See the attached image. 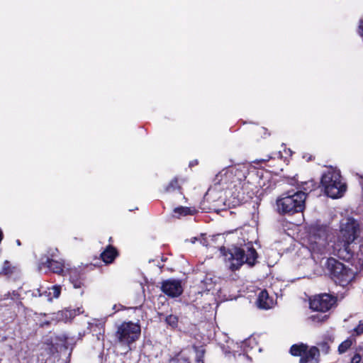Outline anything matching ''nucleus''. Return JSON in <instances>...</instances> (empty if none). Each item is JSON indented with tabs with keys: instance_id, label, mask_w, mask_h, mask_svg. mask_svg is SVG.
Listing matches in <instances>:
<instances>
[{
	"instance_id": "f257e3e1",
	"label": "nucleus",
	"mask_w": 363,
	"mask_h": 363,
	"mask_svg": "<svg viewBox=\"0 0 363 363\" xmlns=\"http://www.w3.org/2000/svg\"><path fill=\"white\" fill-rule=\"evenodd\" d=\"M355 223H347L342 227L333 247V253L340 259L350 260L354 255L363 256V241L359 245L354 242L357 239Z\"/></svg>"
},
{
	"instance_id": "f03ea898",
	"label": "nucleus",
	"mask_w": 363,
	"mask_h": 363,
	"mask_svg": "<svg viewBox=\"0 0 363 363\" xmlns=\"http://www.w3.org/2000/svg\"><path fill=\"white\" fill-rule=\"evenodd\" d=\"M246 170L244 167H230L226 170H223L216 176V179L220 184H227L228 179L234 174L235 178L232 181L233 183V189L235 191L232 192L234 199L237 201H233L235 203L244 202L247 198H251L253 193L251 188L252 184L245 182Z\"/></svg>"
},
{
	"instance_id": "7ed1b4c3",
	"label": "nucleus",
	"mask_w": 363,
	"mask_h": 363,
	"mask_svg": "<svg viewBox=\"0 0 363 363\" xmlns=\"http://www.w3.org/2000/svg\"><path fill=\"white\" fill-rule=\"evenodd\" d=\"M306 194L300 191L281 194L276 201L277 210L281 215H293L302 212L305 208Z\"/></svg>"
},
{
	"instance_id": "20e7f679",
	"label": "nucleus",
	"mask_w": 363,
	"mask_h": 363,
	"mask_svg": "<svg viewBox=\"0 0 363 363\" xmlns=\"http://www.w3.org/2000/svg\"><path fill=\"white\" fill-rule=\"evenodd\" d=\"M257 258V253L252 246H247L245 249L233 247L225 254V259L229 262V267L232 270L238 269L243 264L254 266Z\"/></svg>"
},
{
	"instance_id": "39448f33",
	"label": "nucleus",
	"mask_w": 363,
	"mask_h": 363,
	"mask_svg": "<svg viewBox=\"0 0 363 363\" xmlns=\"http://www.w3.org/2000/svg\"><path fill=\"white\" fill-rule=\"evenodd\" d=\"M321 184L326 195L332 199L342 197L347 189L346 184L342 182L340 172L333 169L323 174Z\"/></svg>"
},
{
	"instance_id": "423d86ee",
	"label": "nucleus",
	"mask_w": 363,
	"mask_h": 363,
	"mask_svg": "<svg viewBox=\"0 0 363 363\" xmlns=\"http://www.w3.org/2000/svg\"><path fill=\"white\" fill-rule=\"evenodd\" d=\"M140 333L141 328L138 323L125 321L116 329V341L121 346L129 347L131 344L139 339Z\"/></svg>"
},
{
	"instance_id": "0eeeda50",
	"label": "nucleus",
	"mask_w": 363,
	"mask_h": 363,
	"mask_svg": "<svg viewBox=\"0 0 363 363\" xmlns=\"http://www.w3.org/2000/svg\"><path fill=\"white\" fill-rule=\"evenodd\" d=\"M334 281L340 285L347 284L353 278V272L337 259L330 257L325 263Z\"/></svg>"
},
{
	"instance_id": "6e6552de",
	"label": "nucleus",
	"mask_w": 363,
	"mask_h": 363,
	"mask_svg": "<svg viewBox=\"0 0 363 363\" xmlns=\"http://www.w3.org/2000/svg\"><path fill=\"white\" fill-rule=\"evenodd\" d=\"M328 233L325 229H319L309 238V249L313 253L324 254L327 252Z\"/></svg>"
},
{
	"instance_id": "1a4fd4ad",
	"label": "nucleus",
	"mask_w": 363,
	"mask_h": 363,
	"mask_svg": "<svg viewBox=\"0 0 363 363\" xmlns=\"http://www.w3.org/2000/svg\"><path fill=\"white\" fill-rule=\"evenodd\" d=\"M335 303L332 296L324 294L315 296L310 301V308L314 311L325 313L329 311Z\"/></svg>"
},
{
	"instance_id": "9d476101",
	"label": "nucleus",
	"mask_w": 363,
	"mask_h": 363,
	"mask_svg": "<svg viewBox=\"0 0 363 363\" xmlns=\"http://www.w3.org/2000/svg\"><path fill=\"white\" fill-rule=\"evenodd\" d=\"M161 289L164 294L172 298L178 297L183 292L182 281L174 279L162 281Z\"/></svg>"
},
{
	"instance_id": "9b49d317",
	"label": "nucleus",
	"mask_w": 363,
	"mask_h": 363,
	"mask_svg": "<svg viewBox=\"0 0 363 363\" xmlns=\"http://www.w3.org/2000/svg\"><path fill=\"white\" fill-rule=\"evenodd\" d=\"M320 357V350L316 347H308L304 351L300 359V363H318Z\"/></svg>"
},
{
	"instance_id": "f8f14e48",
	"label": "nucleus",
	"mask_w": 363,
	"mask_h": 363,
	"mask_svg": "<svg viewBox=\"0 0 363 363\" xmlns=\"http://www.w3.org/2000/svg\"><path fill=\"white\" fill-rule=\"evenodd\" d=\"M273 300L269 296L266 290L262 291L258 296L257 304L261 309H269L273 306Z\"/></svg>"
},
{
	"instance_id": "ddd939ff",
	"label": "nucleus",
	"mask_w": 363,
	"mask_h": 363,
	"mask_svg": "<svg viewBox=\"0 0 363 363\" xmlns=\"http://www.w3.org/2000/svg\"><path fill=\"white\" fill-rule=\"evenodd\" d=\"M117 255L116 250L113 246L109 245L101 254V257L106 264H110L115 259Z\"/></svg>"
},
{
	"instance_id": "4468645a",
	"label": "nucleus",
	"mask_w": 363,
	"mask_h": 363,
	"mask_svg": "<svg viewBox=\"0 0 363 363\" xmlns=\"http://www.w3.org/2000/svg\"><path fill=\"white\" fill-rule=\"evenodd\" d=\"M46 264L47 267L54 273L61 274L64 272V265L60 262L48 259L46 262Z\"/></svg>"
},
{
	"instance_id": "2eb2a0df",
	"label": "nucleus",
	"mask_w": 363,
	"mask_h": 363,
	"mask_svg": "<svg viewBox=\"0 0 363 363\" xmlns=\"http://www.w3.org/2000/svg\"><path fill=\"white\" fill-rule=\"evenodd\" d=\"M328 318V315L325 314V313H316L310 315L308 318V320L313 324H319L325 322Z\"/></svg>"
},
{
	"instance_id": "dca6fc26",
	"label": "nucleus",
	"mask_w": 363,
	"mask_h": 363,
	"mask_svg": "<svg viewBox=\"0 0 363 363\" xmlns=\"http://www.w3.org/2000/svg\"><path fill=\"white\" fill-rule=\"evenodd\" d=\"M70 281L76 289L81 288L83 286V281L76 269L70 272Z\"/></svg>"
},
{
	"instance_id": "f3484780",
	"label": "nucleus",
	"mask_w": 363,
	"mask_h": 363,
	"mask_svg": "<svg viewBox=\"0 0 363 363\" xmlns=\"http://www.w3.org/2000/svg\"><path fill=\"white\" fill-rule=\"evenodd\" d=\"M306 348L307 346L303 344L294 345L290 349V352L294 356H301V357Z\"/></svg>"
},
{
	"instance_id": "a211bd4d",
	"label": "nucleus",
	"mask_w": 363,
	"mask_h": 363,
	"mask_svg": "<svg viewBox=\"0 0 363 363\" xmlns=\"http://www.w3.org/2000/svg\"><path fill=\"white\" fill-rule=\"evenodd\" d=\"M49 290H50L48 294L49 301H52V298H58L60 296L61 291V287L60 286H52Z\"/></svg>"
},
{
	"instance_id": "6ab92c4d",
	"label": "nucleus",
	"mask_w": 363,
	"mask_h": 363,
	"mask_svg": "<svg viewBox=\"0 0 363 363\" xmlns=\"http://www.w3.org/2000/svg\"><path fill=\"white\" fill-rule=\"evenodd\" d=\"M170 363H190L189 357L184 352H181L176 357L173 358Z\"/></svg>"
},
{
	"instance_id": "aec40b11",
	"label": "nucleus",
	"mask_w": 363,
	"mask_h": 363,
	"mask_svg": "<svg viewBox=\"0 0 363 363\" xmlns=\"http://www.w3.org/2000/svg\"><path fill=\"white\" fill-rule=\"evenodd\" d=\"M352 342L350 339H347L343 341L338 347V352L340 354L345 353L352 346Z\"/></svg>"
},
{
	"instance_id": "412c9836",
	"label": "nucleus",
	"mask_w": 363,
	"mask_h": 363,
	"mask_svg": "<svg viewBox=\"0 0 363 363\" xmlns=\"http://www.w3.org/2000/svg\"><path fill=\"white\" fill-rule=\"evenodd\" d=\"M83 311H82V308H77V309L73 310H66L63 311V314L65 315L66 318L72 319L75 315H79L82 313Z\"/></svg>"
},
{
	"instance_id": "4be33fe9",
	"label": "nucleus",
	"mask_w": 363,
	"mask_h": 363,
	"mask_svg": "<svg viewBox=\"0 0 363 363\" xmlns=\"http://www.w3.org/2000/svg\"><path fill=\"white\" fill-rule=\"evenodd\" d=\"M174 213L177 215V217L182 216H186L190 214V209L187 207L180 206L178 208H176L174 210Z\"/></svg>"
},
{
	"instance_id": "5701e85b",
	"label": "nucleus",
	"mask_w": 363,
	"mask_h": 363,
	"mask_svg": "<svg viewBox=\"0 0 363 363\" xmlns=\"http://www.w3.org/2000/svg\"><path fill=\"white\" fill-rule=\"evenodd\" d=\"M165 320L167 324L171 326L172 328H174L177 326L178 318L176 315H169L166 317Z\"/></svg>"
},
{
	"instance_id": "b1692460",
	"label": "nucleus",
	"mask_w": 363,
	"mask_h": 363,
	"mask_svg": "<svg viewBox=\"0 0 363 363\" xmlns=\"http://www.w3.org/2000/svg\"><path fill=\"white\" fill-rule=\"evenodd\" d=\"M179 188L178 181L177 179H172L169 184L165 187L166 192H171Z\"/></svg>"
},
{
	"instance_id": "393cba45",
	"label": "nucleus",
	"mask_w": 363,
	"mask_h": 363,
	"mask_svg": "<svg viewBox=\"0 0 363 363\" xmlns=\"http://www.w3.org/2000/svg\"><path fill=\"white\" fill-rule=\"evenodd\" d=\"M194 350L196 352V360L198 363H203V356H204V350L201 348L198 349L194 347Z\"/></svg>"
},
{
	"instance_id": "a878e982",
	"label": "nucleus",
	"mask_w": 363,
	"mask_h": 363,
	"mask_svg": "<svg viewBox=\"0 0 363 363\" xmlns=\"http://www.w3.org/2000/svg\"><path fill=\"white\" fill-rule=\"evenodd\" d=\"M18 296V294L16 291H13L12 293L9 292L4 296V299L11 298L12 300H17Z\"/></svg>"
},
{
	"instance_id": "bb28decb",
	"label": "nucleus",
	"mask_w": 363,
	"mask_h": 363,
	"mask_svg": "<svg viewBox=\"0 0 363 363\" xmlns=\"http://www.w3.org/2000/svg\"><path fill=\"white\" fill-rule=\"evenodd\" d=\"M319 347L320 348V350L325 353V354H327L329 352V350H330V346L328 344V342H320L319 345Z\"/></svg>"
},
{
	"instance_id": "cd10ccee",
	"label": "nucleus",
	"mask_w": 363,
	"mask_h": 363,
	"mask_svg": "<svg viewBox=\"0 0 363 363\" xmlns=\"http://www.w3.org/2000/svg\"><path fill=\"white\" fill-rule=\"evenodd\" d=\"M362 356L359 353H355L351 358L350 363H363Z\"/></svg>"
},
{
	"instance_id": "c85d7f7f",
	"label": "nucleus",
	"mask_w": 363,
	"mask_h": 363,
	"mask_svg": "<svg viewBox=\"0 0 363 363\" xmlns=\"http://www.w3.org/2000/svg\"><path fill=\"white\" fill-rule=\"evenodd\" d=\"M2 272L5 274H9L11 272V269H10V263L8 261H5L4 262V267H3V269H2Z\"/></svg>"
},
{
	"instance_id": "c756f323",
	"label": "nucleus",
	"mask_w": 363,
	"mask_h": 363,
	"mask_svg": "<svg viewBox=\"0 0 363 363\" xmlns=\"http://www.w3.org/2000/svg\"><path fill=\"white\" fill-rule=\"evenodd\" d=\"M354 331L357 335L363 333V322L360 321L357 327L354 329Z\"/></svg>"
},
{
	"instance_id": "7c9ffc66",
	"label": "nucleus",
	"mask_w": 363,
	"mask_h": 363,
	"mask_svg": "<svg viewBox=\"0 0 363 363\" xmlns=\"http://www.w3.org/2000/svg\"><path fill=\"white\" fill-rule=\"evenodd\" d=\"M359 33L363 36V18H362L359 21Z\"/></svg>"
},
{
	"instance_id": "2f4dec72",
	"label": "nucleus",
	"mask_w": 363,
	"mask_h": 363,
	"mask_svg": "<svg viewBox=\"0 0 363 363\" xmlns=\"http://www.w3.org/2000/svg\"><path fill=\"white\" fill-rule=\"evenodd\" d=\"M196 240H197V238H196V237L190 239L191 242L193 244L195 243Z\"/></svg>"
},
{
	"instance_id": "473e14b6",
	"label": "nucleus",
	"mask_w": 363,
	"mask_h": 363,
	"mask_svg": "<svg viewBox=\"0 0 363 363\" xmlns=\"http://www.w3.org/2000/svg\"><path fill=\"white\" fill-rule=\"evenodd\" d=\"M37 293L39 296H41L43 294V293L40 291V289H38Z\"/></svg>"
},
{
	"instance_id": "72a5a7b5",
	"label": "nucleus",
	"mask_w": 363,
	"mask_h": 363,
	"mask_svg": "<svg viewBox=\"0 0 363 363\" xmlns=\"http://www.w3.org/2000/svg\"><path fill=\"white\" fill-rule=\"evenodd\" d=\"M2 239H3V233H2L1 230L0 229V242L1 241Z\"/></svg>"
},
{
	"instance_id": "f704fd0d",
	"label": "nucleus",
	"mask_w": 363,
	"mask_h": 363,
	"mask_svg": "<svg viewBox=\"0 0 363 363\" xmlns=\"http://www.w3.org/2000/svg\"><path fill=\"white\" fill-rule=\"evenodd\" d=\"M361 185H362V190H363V178H362V179L361 181Z\"/></svg>"
},
{
	"instance_id": "c9c22d12",
	"label": "nucleus",
	"mask_w": 363,
	"mask_h": 363,
	"mask_svg": "<svg viewBox=\"0 0 363 363\" xmlns=\"http://www.w3.org/2000/svg\"><path fill=\"white\" fill-rule=\"evenodd\" d=\"M16 242H17L18 245H21V242H20V241H19V240H17V241H16Z\"/></svg>"
},
{
	"instance_id": "e433bc0d",
	"label": "nucleus",
	"mask_w": 363,
	"mask_h": 363,
	"mask_svg": "<svg viewBox=\"0 0 363 363\" xmlns=\"http://www.w3.org/2000/svg\"><path fill=\"white\" fill-rule=\"evenodd\" d=\"M247 341H245V342H243V344H244L245 345H247Z\"/></svg>"
},
{
	"instance_id": "4c0bfd02",
	"label": "nucleus",
	"mask_w": 363,
	"mask_h": 363,
	"mask_svg": "<svg viewBox=\"0 0 363 363\" xmlns=\"http://www.w3.org/2000/svg\"><path fill=\"white\" fill-rule=\"evenodd\" d=\"M55 252L51 254L52 256H55Z\"/></svg>"
}]
</instances>
